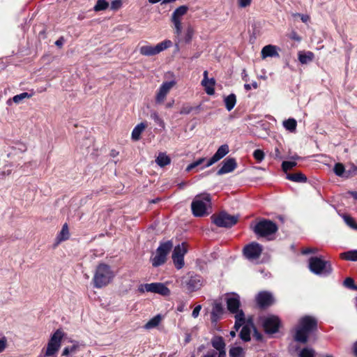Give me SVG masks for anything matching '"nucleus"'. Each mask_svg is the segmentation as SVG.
Listing matches in <instances>:
<instances>
[{
	"instance_id": "7ed1b4c3",
	"label": "nucleus",
	"mask_w": 357,
	"mask_h": 357,
	"mask_svg": "<svg viewBox=\"0 0 357 357\" xmlns=\"http://www.w3.org/2000/svg\"><path fill=\"white\" fill-rule=\"evenodd\" d=\"M211 206V197L210 194L204 192L197 195L191 204L192 213L195 217H203L209 213L208 210Z\"/></svg>"
},
{
	"instance_id": "473e14b6",
	"label": "nucleus",
	"mask_w": 357,
	"mask_h": 357,
	"mask_svg": "<svg viewBox=\"0 0 357 357\" xmlns=\"http://www.w3.org/2000/svg\"><path fill=\"white\" fill-rule=\"evenodd\" d=\"M155 162L161 167H163L171 162L170 158L165 153H160L155 159Z\"/></svg>"
},
{
	"instance_id": "864d4df0",
	"label": "nucleus",
	"mask_w": 357,
	"mask_h": 357,
	"mask_svg": "<svg viewBox=\"0 0 357 357\" xmlns=\"http://www.w3.org/2000/svg\"><path fill=\"white\" fill-rule=\"evenodd\" d=\"M7 346V340L5 337L0 338V353L3 351Z\"/></svg>"
},
{
	"instance_id": "4be33fe9",
	"label": "nucleus",
	"mask_w": 357,
	"mask_h": 357,
	"mask_svg": "<svg viewBox=\"0 0 357 357\" xmlns=\"http://www.w3.org/2000/svg\"><path fill=\"white\" fill-rule=\"evenodd\" d=\"M212 346L217 350L218 354L220 355L222 353H224L226 355L225 352V343L224 340L221 337H215L212 340Z\"/></svg>"
},
{
	"instance_id": "cd10ccee",
	"label": "nucleus",
	"mask_w": 357,
	"mask_h": 357,
	"mask_svg": "<svg viewBox=\"0 0 357 357\" xmlns=\"http://www.w3.org/2000/svg\"><path fill=\"white\" fill-rule=\"evenodd\" d=\"M241 327H242V329L240 332V337L245 342L249 341L250 340L251 333L250 325L245 322Z\"/></svg>"
},
{
	"instance_id": "4c0bfd02",
	"label": "nucleus",
	"mask_w": 357,
	"mask_h": 357,
	"mask_svg": "<svg viewBox=\"0 0 357 357\" xmlns=\"http://www.w3.org/2000/svg\"><path fill=\"white\" fill-rule=\"evenodd\" d=\"M315 351L312 348H304L298 354L299 357H314Z\"/></svg>"
},
{
	"instance_id": "de8ad7c7",
	"label": "nucleus",
	"mask_w": 357,
	"mask_h": 357,
	"mask_svg": "<svg viewBox=\"0 0 357 357\" xmlns=\"http://www.w3.org/2000/svg\"><path fill=\"white\" fill-rule=\"evenodd\" d=\"M344 285L351 289H357V287L354 284V281L351 278H347L344 281Z\"/></svg>"
},
{
	"instance_id": "1a4fd4ad",
	"label": "nucleus",
	"mask_w": 357,
	"mask_h": 357,
	"mask_svg": "<svg viewBox=\"0 0 357 357\" xmlns=\"http://www.w3.org/2000/svg\"><path fill=\"white\" fill-rule=\"evenodd\" d=\"M253 231L257 236L268 237L278 231V226L269 220H262L255 225Z\"/></svg>"
},
{
	"instance_id": "58836bf2",
	"label": "nucleus",
	"mask_w": 357,
	"mask_h": 357,
	"mask_svg": "<svg viewBox=\"0 0 357 357\" xmlns=\"http://www.w3.org/2000/svg\"><path fill=\"white\" fill-rule=\"evenodd\" d=\"M109 6V3L105 0H98L94 6L95 11L105 10Z\"/></svg>"
},
{
	"instance_id": "49530a36",
	"label": "nucleus",
	"mask_w": 357,
	"mask_h": 357,
	"mask_svg": "<svg viewBox=\"0 0 357 357\" xmlns=\"http://www.w3.org/2000/svg\"><path fill=\"white\" fill-rule=\"evenodd\" d=\"M342 218L345 223L351 229H353L356 222L353 218L347 215H343Z\"/></svg>"
},
{
	"instance_id": "603ef678",
	"label": "nucleus",
	"mask_w": 357,
	"mask_h": 357,
	"mask_svg": "<svg viewBox=\"0 0 357 357\" xmlns=\"http://www.w3.org/2000/svg\"><path fill=\"white\" fill-rule=\"evenodd\" d=\"M252 0H238V6L245 8L251 4Z\"/></svg>"
},
{
	"instance_id": "f03ea898",
	"label": "nucleus",
	"mask_w": 357,
	"mask_h": 357,
	"mask_svg": "<svg viewBox=\"0 0 357 357\" xmlns=\"http://www.w3.org/2000/svg\"><path fill=\"white\" fill-rule=\"evenodd\" d=\"M226 302L228 310L235 314L234 328L237 331L245 323V314L242 310L239 309L241 302L240 296L236 293L227 295Z\"/></svg>"
},
{
	"instance_id": "5fc2aeb1",
	"label": "nucleus",
	"mask_w": 357,
	"mask_h": 357,
	"mask_svg": "<svg viewBox=\"0 0 357 357\" xmlns=\"http://www.w3.org/2000/svg\"><path fill=\"white\" fill-rule=\"evenodd\" d=\"M76 347L73 346L71 347H65L63 350L62 356H68L70 353L73 352Z\"/></svg>"
},
{
	"instance_id": "423d86ee",
	"label": "nucleus",
	"mask_w": 357,
	"mask_h": 357,
	"mask_svg": "<svg viewBox=\"0 0 357 357\" xmlns=\"http://www.w3.org/2000/svg\"><path fill=\"white\" fill-rule=\"evenodd\" d=\"M64 336V333L61 329H57L50 337L46 348L42 349V352L48 357L53 356L57 354L61 346V341Z\"/></svg>"
},
{
	"instance_id": "a18cd8bd",
	"label": "nucleus",
	"mask_w": 357,
	"mask_h": 357,
	"mask_svg": "<svg viewBox=\"0 0 357 357\" xmlns=\"http://www.w3.org/2000/svg\"><path fill=\"white\" fill-rule=\"evenodd\" d=\"M194 34V29L192 26H189L185 33V41L186 43H190L192 38Z\"/></svg>"
},
{
	"instance_id": "052dcab7",
	"label": "nucleus",
	"mask_w": 357,
	"mask_h": 357,
	"mask_svg": "<svg viewBox=\"0 0 357 357\" xmlns=\"http://www.w3.org/2000/svg\"><path fill=\"white\" fill-rule=\"evenodd\" d=\"M63 42H64V40H63V37H61L59 39H58L56 42H55V45L58 47H61L63 45Z\"/></svg>"
},
{
	"instance_id": "774afa93",
	"label": "nucleus",
	"mask_w": 357,
	"mask_h": 357,
	"mask_svg": "<svg viewBox=\"0 0 357 357\" xmlns=\"http://www.w3.org/2000/svg\"><path fill=\"white\" fill-rule=\"evenodd\" d=\"M203 76H204V78L203 79H206V80H208L209 79L208 77V71L207 70H205L203 73Z\"/></svg>"
},
{
	"instance_id": "72a5a7b5",
	"label": "nucleus",
	"mask_w": 357,
	"mask_h": 357,
	"mask_svg": "<svg viewBox=\"0 0 357 357\" xmlns=\"http://www.w3.org/2000/svg\"><path fill=\"white\" fill-rule=\"evenodd\" d=\"M340 257L343 259L357 261V250H352L340 254Z\"/></svg>"
},
{
	"instance_id": "2f4dec72",
	"label": "nucleus",
	"mask_w": 357,
	"mask_h": 357,
	"mask_svg": "<svg viewBox=\"0 0 357 357\" xmlns=\"http://www.w3.org/2000/svg\"><path fill=\"white\" fill-rule=\"evenodd\" d=\"M225 107L228 111H231L236 105V97L234 93H231L224 98Z\"/></svg>"
},
{
	"instance_id": "a19ab883",
	"label": "nucleus",
	"mask_w": 357,
	"mask_h": 357,
	"mask_svg": "<svg viewBox=\"0 0 357 357\" xmlns=\"http://www.w3.org/2000/svg\"><path fill=\"white\" fill-rule=\"evenodd\" d=\"M13 149L19 153H23L27 151V146L25 143L17 142L13 146Z\"/></svg>"
},
{
	"instance_id": "5701e85b",
	"label": "nucleus",
	"mask_w": 357,
	"mask_h": 357,
	"mask_svg": "<svg viewBox=\"0 0 357 357\" xmlns=\"http://www.w3.org/2000/svg\"><path fill=\"white\" fill-rule=\"evenodd\" d=\"M223 307L220 302H215L211 312V321L215 322L223 313Z\"/></svg>"
},
{
	"instance_id": "2eb2a0df",
	"label": "nucleus",
	"mask_w": 357,
	"mask_h": 357,
	"mask_svg": "<svg viewBox=\"0 0 357 357\" xmlns=\"http://www.w3.org/2000/svg\"><path fill=\"white\" fill-rule=\"evenodd\" d=\"M176 84V82L174 79L162 82L156 91L155 96V103L159 105L163 103L167 96Z\"/></svg>"
},
{
	"instance_id": "c85d7f7f",
	"label": "nucleus",
	"mask_w": 357,
	"mask_h": 357,
	"mask_svg": "<svg viewBox=\"0 0 357 357\" xmlns=\"http://www.w3.org/2000/svg\"><path fill=\"white\" fill-rule=\"evenodd\" d=\"M70 237V233L69 229L67 223H65L61 231L59 233V234L56 236V241L57 243H59L62 241H64L66 240H68Z\"/></svg>"
},
{
	"instance_id": "8fccbe9b",
	"label": "nucleus",
	"mask_w": 357,
	"mask_h": 357,
	"mask_svg": "<svg viewBox=\"0 0 357 357\" xmlns=\"http://www.w3.org/2000/svg\"><path fill=\"white\" fill-rule=\"evenodd\" d=\"M193 108L190 105H183L180 110L181 114H188L192 111Z\"/></svg>"
},
{
	"instance_id": "e433bc0d",
	"label": "nucleus",
	"mask_w": 357,
	"mask_h": 357,
	"mask_svg": "<svg viewBox=\"0 0 357 357\" xmlns=\"http://www.w3.org/2000/svg\"><path fill=\"white\" fill-rule=\"evenodd\" d=\"M150 116L151 119L154 121V122L162 128H165V123L164 121L162 119V118L159 116L158 113L155 111H153L150 114Z\"/></svg>"
},
{
	"instance_id": "09e8293b",
	"label": "nucleus",
	"mask_w": 357,
	"mask_h": 357,
	"mask_svg": "<svg viewBox=\"0 0 357 357\" xmlns=\"http://www.w3.org/2000/svg\"><path fill=\"white\" fill-rule=\"evenodd\" d=\"M122 6L121 0H114L111 3V9L113 10H116L119 9Z\"/></svg>"
},
{
	"instance_id": "13d9d810",
	"label": "nucleus",
	"mask_w": 357,
	"mask_h": 357,
	"mask_svg": "<svg viewBox=\"0 0 357 357\" xmlns=\"http://www.w3.org/2000/svg\"><path fill=\"white\" fill-rule=\"evenodd\" d=\"M317 251V248H304L303 250H302V254L303 255H307V254H310V253H314Z\"/></svg>"
},
{
	"instance_id": "c756f323",
	"label": "nucleus",
	"mask_w": 357,
	"mask_h": 357,
	"mask_svg": "<svg viewBox=\"0 0 357 357\" xmlns=\"http://www.w3.org/2000/svg\"><path fill=\"white\" fill-rule=\"evenodd\" d=\"M162 319V317L160 314H157L151 319L144 326L146 330H150L157 327Z\"/></svg>"
},
{
	"instance_id": "69168bd1",
	"label": "nucleus",
	"mask_w": 357,
	"mask_h": 357,
	"mask_svg": "<svg viewBox=\"0 0 357 357\" xmlns=\"http://www.w3.org/2000/svg\"><path fill=\"white\" fill-rule=\"evenodd\" d=\"M250 85H251L252 88H253L255 89L258 88V84L256 81L252 82Z\"/></svg>"
},
{
	"instance_id": "39448f33",
	"label": "nucleus",
	"mask_w": 357,
	"mask_h": 357,
	"mask_svg": "<svg viewBox=\"0 0 357 357\" xmlns=\"http://www.w3.org/2000/svg\"><path fill=\"white\" fill-rule=\"evenodd\" d=\"M309 268L316 275L327 276L332 272L331 263L321 257H312L309 259Z\"/></svg>"
},
{
	"instance_id": "79ce46f5",
	"label": "nucleus",
	"mask_w": 357,
	"mask_h": 357,
	"mask_svg": "<svg viewBox=\"0 0 357 357\" xmlns=\"http://www.w3.org/2000/svg\"><path fill=\"white\" fill-rule=\"evenodd\" d=\"M345 171L344 167L342 163H336L334 166V172L338 176H343Z\"/></svg>"
},
{
	"instance_id": "37998d69",
	"label": "nucleus",
	"mask_w": 357,
	"mask_h": 357,
	"mask_svg": "<svg viewBox=\"0 0 357 357\" xmlns=\"http://www.w3.org/2000/svg\"><path fill=\"white\" fill-rule=\"evenodd\" d=\"M264 153L261 149H256L253 153V157L258 162H261L264 159Z\"/></svg>"
},
{
	"instance_id": "0eeeda50",
	"label": "nucleus",
	"mask_w": 357,
	"mask_h": 357,
	"mask_svg": "<svg viewBox=\"0 0 357 357\" xmlns=\"http://www.w3.org/2000/svg\"><path fill=\"white\" fill-rule=\"evenodd\" d=\"M172 247L173 243L171 241L160 243L156 250L155 255L151 259L152 266L158 267L162 265L166 261L167 256Z\"/></svg>"
},
{
	"instance_id": "c9c22d12",
	"label": "nucleus",
	"mask_w": 357,
	"mask_h": 357,
	"mask_svg": "<svg viewBox=\"0 0 357 357\" xmlns=\"http://www.w3.org/2000/svg\"><path fill=\"white\" fill-rule=\"evenodd\" d=\"M34 94V92H32L31 93L27 92H23L20 94L16 95L13 98V101L15 103L19 104L20 102H22L25 98H31Z\"/></svg>"
},
{
	"instance_id": "680f3d73",
	"label": "nucleus",
	"mask_w": 357,
	"mask_h": 357,
	"mask_svg": "<svg viewBox=\"0 0 357 357\" xmlns=\"http://www.w3.org/2000/svg\"><path fill=\"white\" fill-rule=\"evenodd\" d=\"M353 351L355 356L357 357V341L354 343L353 346Z\"/></svg>"
},
{
	"instance_id": "a211bd4d",
	"label": "nucleus",
	"mask_w": 357,
	"mask_h": 357,
	"mask_svg": "<svg viewBox=\"0 0 357 357\" xmlns=\"http://www.w3.org/2000/svg\"><path fill=\"white\" fill-rule=\"evenodd\" d=\"M256 301L261 308H264L272 305L274 302V299L271 293L261 291L257 295Z\"/></svg>"
},
{
	"instance_id": "aec40b11",
	"label": "nucleus",
	"mask_w": 357,
	"mask_h": 357,
	"mask_svg": "<svg viewBox=\"0 0 357 357\" xmlns=\"http://www.w3.org/2000/svg\"><path fill=\"white\" fill-rule=\"evenodd\" d=\"M278 50L279 48L275 45H266L261 50V58L266 59L267 57H279Z\"/></svg>"
},
{
	"instance_id": "b1692460",
	"label": "nucleus",
	"mask_w": 357,
	"mask_h": 357,
	"mask_svg": "<svg viewBox=\"0 0 357 357\" xmlns=\"http://www.w3.org/2000/svg\"><path fill=\"white\" fill-rule=\"evenodd\" d=\"M147 127V123L146 122H142L137 124L132 131V139L134 141H137L140 139V136L145 128Z\"/></svg>"
},
{
	"instance_id": "393cba45",
	"label": "nucleus",
	"mask_w": 357,
	"mask_h": 357,
	"mask_svg": "<svg viewBox=\"0 0 357 357\" xmlns=\"http://www.w3.org/2000/svg\"><path fill=\"white\" fill-rule=\"evenodd\" d=\"M298 61L302 64H307L313 61L314 58V54L313 52L310 51H300L298 54Z\"/></svg>"
},
{
	"instance_id": "412c9836",
	"label": "nucleus",
	"mask_w": 357,
	"mask_h": 357,
	"mask_svg": "<svg viewBox=\"0 0 357 357\" xmlns=\"http://www.w3.org/2000/svg\"><path fill=\"white\" fill-rule=\"evenodd\" d=\"M202 285V278L201 276L195 275L191 276L187 282V287L188 290L194 291L199 289Z\"/></svg>"
},
{
	"instance_id": "e2e57ef3",
	"label": "nucleus",
	"mask_w": 357,
	"mask_h": 357,
	"mask_svg": "<svg viewBox=\"0 0 357 357\" xmlns=\"http://www.w3.org/2000/svg\"><path fill=\"white\" fill-rule=\"evenodd\" d=\"M291 38L297 41L301 40L300 37H298L296 33H293Z\"/></svg>"
},
{
	"instance_id": "dca6fc26",
	"label": "nucleus",
	"mask_w": 357,
	"mask_h": 357,
	"mask_svg": "<svg viewBox=\"0 0 357 357\" xmlns=\"http://www.w3.org/2000/svg\"><path fill=\"white\" fill-rule=\"evenodd\" d=\"M261 252L262 246L256 242H252L247 245L243 249L245 257L250 261L259 259Z\"/></svg>"
},
{
	"instance_id": "f257e3e1",
	"label": "nucleus",
	"mask_w": 357,
	"mask_h": 357,
	"mask_svg": "<svg viewBox=\"0 0 357 357\" xmlns=\"http://www.w3.org/2000/svg\"><path fill=\"white\" fill-rule=\"evenodd\" d=\"M317 321L315 318L310 316H305L300 319L295 328L294 340L296 342L305 343L308 336L317 328Z\"/></svg>"
},
{
	"instance_id": "f704fd0d",
	"label": "nucleus",
	"mask_w": 357,
	"mask_h": 357,
	"mask_svg": "<svg viewBox=\"0 0 357 357\" xmlns=\"http://www.w3.org/2000/svg\"><path fill=\"white\" fill-rule=\"evenodd\" d=\"M283 126L287 130L294 132L296 130L297 122L294 119H289L283 121Z\"/></svg>"
},
{
	"instance_id": "4d7b16f0",
	"label": "nucleus",
	"mask_w": 357,
	"mask_h": 357,
	"mask_svg": "<svg viewBox=\"0 0 357 357\" xmlns=\"http://www.w3.org/2000/svg\"><path fill=\"white\" fill-rule=\"evenodd\" d=\"M294 16H298L303 22L307 23L310 20V16L308 15H303L300 13L294 14Z\"/></svg>"
},
{
	"instance_id": "c03bdc74",
	"label": "nucleus",
	"mask_w": 357,
	"mask_h": 357,
	"mask_svg": "<svg viewBox=\"0 0 357 357\" xmlns=\"http://www.w3.org/2000/svg\"><path fill=\"white\" fill-rule=\"evenodd\" d=\"M205 160H206V158H202L198 159L197 160H196V161L192 162L191 164H190L187 167L186 171L187 172H190L192 169H194V168L199 166L200 165H202Z\"/></svg>"
},
{
	"instance_id": "6e6552de",
	"label": "nucleus",
	"mask_w": 357,
	"mask_h": 357,
	"mask_svg": "<svg viewBox=\"0 0 357 357\" xmlns=\"http://www.w3.org/2000/svg\"><path fill=\"white\" fill-rule=\"evenodd\" d=\"M173 43L170 40H165L155 45H147L141 46L139 53L146 56H155L171 47Z\"/></svg>"
},
{
	"instance_id": "9b49d317",
	"label": "nucleus",
	"mask_w": 357,
	"mask_h": 357,
	"mask_svg": "<svg viewBox=\"0 0 357 357\" xmlns=\"http://www.w3.org/2000/svg\"><path fill=\"white\" fill-rule=\"evenodd\" d=\"M261 323L266 333L273 334L278 331L281 321L278 316L268 314L260 318Z\"/></svg>"
},
{
	"instance_id": "f3484780",
	"label": "nucleus",
	"mask_w": 357,
	"mask_h": 357,
	"mask_svg": "<svg viewBox=\"0 0 357 357\" xmlns=\"http://www.w3.org/2000/svg\"><path fill=\"white\" fill-rule=\"evenodd\" d=\"M229 153V146L227 144L220 146L215 153L207 160V162L204 165L202 168L208 167L219 161L223 157H225Z\"/></svg>"
},
{
	"instance_id": "f8f14e48",
	"label": "nucleus",
	"mask_w": 357,
	"mask_h": 357,
	"mask_svg": "<svg viewBox=\"0 0 357 357\" xmlns=\"http://www.w3.org/2000/svg\"><path fill=\"white\" fill-rule=\"evenodd\" d=\"M213 222L220 227H231L236 225L238 217L228 214L226 212H221L218 215H213Z\"/></svg>"
},
{
	"instance_id": "338daca9",
	"label": "nucleus",
	"mask_w": 357,
	"mask_h": 357,
	"mask_svg": "<svg viewBox=\"0 0 357 357\" xmlns=\"http://www.w3.org/2000/svg\"><path fill=\"white\" fill-rule=\"evenodd\" d=\"M244 88L246 91H250L252 89V86L250 84H245Z\"/></svg>"
},
{
	"instance_id": "ddd939ff",
	"label": "nucleus",
	"mask_w": 357,
	"mask_h": 357,
	"mask_svg": "<svg viewBox=\"0 0 357 357\" xmlns=\"http://www.w3.org/2000/svg\"><path fill=\"white\" fill-rule=\"evenodd\" d=\"M188 8L186 6H181L178 7L172 13V22L174 32L177 36H179L182 31V17L188 12Z\"/></svg>"
},
{
	"instance_id": "bf43d9fd",
	"label": "nucleus",
	"mask_w": 357,
	"mask_h": 357,
	"mask_svg": "<svg viewBox=\"0 0 357 357\" xmlns=\"http://www.w3.org/2000/svg\"><path fill=\"white\" fill-rule=\"evenodd\" d=\"M185 304L183 302H181L176 307L177 312H182L185 310Z\"/></svg>"
},
{
	"instance_id": "bb28decb",
	"label": "nucleus",
	"mask_w": 357,
	"mask_h": 357,
	"mask_svg": "<svg viewBox=\"0 0 357 357\" xmlns=\"http://www.w3.org/2000/svg\"><path fill=\"white\" fill-rule=\"evenodd\" d=\"M286 178L296 183H305L307 180L305 175L301 172H296L294 174L287 173Z\"/></svg>"
},
{
	"instance_id": "20e7f679",
	"label": "nucleus",
	"mask_w": 357,
	"mask_h": 357,
	"mask_svg": "<svg viewBox=\"0 0 357 357\" xmlns=\"http://www.w3.org/2000/svg\"><path fill=\"white\" fill-rule=\"evenodd\" d=\"M114 274L109 266L100 264L97 266L93 278V286L96 288H102L111 282Z\"/></svg>"
},
{
	"instance_id": "6e6d98bb",
	"label": "nucleus",
	"mask_w": 357,
	"mask_h": 357,
	"mask_svg": "<svg viewBox=\"0 0 357 357\" xmlns=\"http://www.w3.org/2000/svg\"><path fill=\"white\" fill-rule=\"evenodd\" d=\"M201 309H202V305H197L192 311V316L194 318H197L199 314V312H200Z\"/></svg>"
},
{
	"instance_id": "3c124183",
	"label": "nucleus",
	"mask_w": 357,
	"mask_h": 357,
	"mask_svg": "<svg viewBox=\"0 0 357 357\" xmlns=\"http://www.w3.org/2000/svg\"><path fill=\"white\" fill-rule=\"evenodd\" d=\"M203 357H225V354L224 353H222L220 355H218V351L213 350L208 351Z\"/></svg>"
},
{
	"instance_id": "7c9ffc66",
	"label": "nucleus",
	"mask_w": 357,
	"mask_h": 357,
	"mask_svg": "<svg viewBox=\"0 0 357 357\" xmlns=\"http://www.w3.org/2000/svg\"><path fill=\"white\" fill-rule=\"evenodd\" d=\"M229 357H245V351L239 346H233L229 351Z\"/></svg>"
},
{
	"instance_id": "0e129e2a",
	"label": "nucleus",
	"mask_w": 357,
	"mask_h": 357,
	"mask_svg": "<svg viewBox=\"0 0 357 357\" xmlns=\"http://www.w3.org/2000/svg\"><path fill=\"white\" fill-rule=\"evenodd\" d=\"M243 79L245 82L248 81V75H247L245 70H243Z\"/></svg>"
},
{
	"instance_id": "ea45409f",
	"label": "nucleus",
	"mask_w": 357,
	"mask_h": 357,
	"mask_svg": "<svg viewBox=\"0 0 357 357\" xmlns=\"http://www.w3.org/2000/svg\"><path fill=\"white\" fill-rule=\"evenodd\" d=\"M296 165L295 161H284L282 163V169L287 174V171L293 169Z\"/></svg>"
},
{
	"instance_id": "9d476101",
	"label": "nucleus",
	"mask_w": 357,
	"mask_h": 357,
	"mask_svg": "<svg viewBox=\"0 0 357 357\" xmlns=\"http://www.w3.org/2000/svg\"><path fill=\"white\" fill-rule=\"evenodd\" d=\"M138 291L140 293L151 292L163 296H169L171 293L169 289L165 284L161 282L142 284L138 287Z\"/></svg>"
},
{
	"instance_id": "4468645a",
	"label": "nucleus",
	"mask_w": 357,
	"mask_h": 357,
	"mask_svg": "<svg viewBox=\"0 0 357 357\" xmlns=\"http://www.w3.org/2000/svg\"><path fill=\"white\" fill-rule=\"evenodd\" d=\"M187 252V245L185 243L176 245L172 253V260L175 267L181 269L184 266V255Z\"/></svg>"
},
{
	"instance_id": "6ab92c4d",
	"label": "nucleus",
	"mask_w": 357,
	"mask_h": 357,
	"mask_svg": "<svg viewBox=\"0 0 357 357\" xmlns=\"http://www.w3.org/2000/svg\"><path fill=\"white\" fill-rule=\"evenodd\" d=\"M236 167V162L234 158H227L223 160L222 167L218 171V175H222L234 171Z\"/></svg>"
},
{
	"instance_id": "a878e982",
	"label": "nucleus",
	"mask_w": 357,
	"mask_h": 357,
	"mask_svg": "<svg viewBox=\"0 0 357 357\" xmlns=\"http://www.w3.org/2000/svg\"><path fill=\"white\" fill-rule=\"evenodd\" d=\"M202 85L204 87L205 91L208 95H213L215 93V80L214 78H211L208 80L202 79Z\"/></svg>"
}]
</instances>
